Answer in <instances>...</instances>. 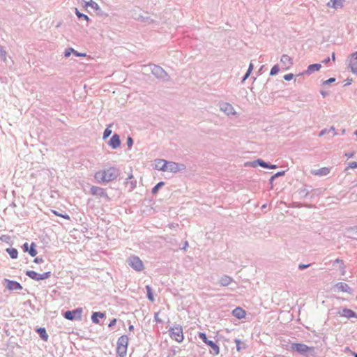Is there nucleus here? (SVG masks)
Here are the masks:
<instances>
[{
	"mask_svg": "<svg viewBox=\"0 0 357 357\" xmlns=\"http://www.w3.org/2000/svg\"><path fill=\"white\" fill-rule=\"evenodd\" d=\"M121 174V171L116 167H109L98 171L94 174V178L98 183H109L116 180Z\"/></svg>",
	"mask_w": 357,
	"mask_h": 357,
	"instance_id": "nucleus-1",
	"label": "nucleus"
},
{
	"mask_svg": "<svg viewBox=\"0 0 357 357\" xmlns=\"http://www.w3.org/2000/svg\"><path fill=\"white\" fill-rule=\"evenodd\" d=\"M158 163H162V167H158V170L162 172L176 173L185 169L183 164H178L175 162L167 161L162 159H159Z\"/></svg>",
	"mask_w": 357,
	"mask_h": 357,
	"instance_id": "nucleus-2",
	"label": "nucleus"
},
{
	"mask_svg": "<svg viewBox=\"0 0 357 357\" xmlns=\"http://www.w3.org/2000/svg\"><path fill=\"white\" fill-rule=\"evenodd\" d=\"M170 337L178 342H182L184 339L183 327L180 324H174L168 330Z\"/></svg>",
	"mask_w": 357,
	"mask_h": 357,
	"instance_id": "nucleus-3",
	"label": "nucleus"
},
{
	"mask_svg": "<svg viewBox=\"0 0 357 357\" xmlns=\"http://www.w3.org/2000/svg\"><path fill=\"white\" fill-rule=\"evenodd\" d=\"M152 66L151 73L158 79H160L163 82H168L170 79V77L168 73L160 66L153 64L150 65Z\"/></svg>",
	"mask_w": 357,
	"mask_h": 357,
	"instance_id": "nucleus-4",
	"label": "nucleus"
},
{
	"mask_svg": "<svg viewBox=\"0 0 357 357\" xmlns=\"http://www.w3.org/2000/svg\"><path fill=\"white\" fill-rule=\"evenodd\" d=\"M291 351H295L301 355H305L310 351H314L313 347H308L307 345L303 343H292L290 346Z\"/></svg>",
	"mask_w": 357,
	"mask_h": 357,
	"instance_id": "nucleus-5",
	"label": "nucleus"
},
{
	"mask_svg": "<svg viewBox=\"0 0 357 357\" xmlns=\"http://www.w3.org/2000/svg\"><path fill=\"white\" fill-rule=\"evenodd\" d=\"M128 264L135 271H141L144 269V264L140 258L136 255H132L127 259Z\"/></svg>",
	"mask_w": 357,
	"mask_h": 357,
	"instance_id": "nucleus-6",
	"label": "nucleus"
},
{
	"mask_svg": "<svg viewBox=\"0 0 357 357\" xmlns=\"http://www.w3.org/2000/svg\"><path fill=\"white\" fill-rule=\"evenodd\" d=\"M198 336L206 345L211 348L212 351H211V353H213L215 355L220 354L219 346L213 341L208 340L205 333L199 332Z\"/></svg>",
	"mask_w": 357,
	"mask_h": 357,
	"instance_id": "nucleus-7",
	"label": "nucleus"
},
{
	"mask_svg": "<svg viewBox=\"0 0 357 357\" xmlns=\"http://www.w3.org/2000/svg\"><path fill=\"white\" fill-rule=\"evenodd\" d=\"M82 308L77 307L73 310H67L66 311L63 316L65 319L74 321V320H82Z\"/></svg>",
	"mask_w": 357,
	"mask_h": 357,
	"instance_id": "nucleus-8",
	"label": "nucleus"
},
{
	"mask_svg": "<svg viewBox=\"0 0 357 357\" xmlns=\"http://www.w3.org/2000/svg\"><path fill=\"white\" fill-rule=\"evenodd\" d=\"M25 274L26 276L29 277L31 279L35 280V281H40L43 280H45L49 278L52 273L50 271L45 272L42 274L38 273L37 272L34 271H26L25 272Z\"/></svg>",
	"mask_w": 357,
	"mask_h": 357,
	"instance_id": "nucleus-9",
	"label": "nucleus"
},
{
	"mask_svg": "<svg viewBox=\"0 0 357 357\" xmlns=\"http://www.w3.org/2000/svg\"><path fill=\"white\" fill-rule=\"evenodd\" d=\"M90 192L92 195L97 196L98 197H103L107 201L110 200L106 190L101 187L92 185L90 189Z\"/></svg>",
	"mask_w": 357,
	"mask_h": 357,
	"instance_id": "nucleus-10",
	"label": "nucleus"
},
{
	"mask_svg": "<svg viewBox=\"0 0 357 357\" xmlns=\"http://www.w3.org/2000/svg\"><path fill=\"white\" fill-rule=\"evenodd\" d=\"M250 166L252 167H256L257 166L261 167L263 168L273 169H276L278 166L276 165H273L270 162H265L261 158H258L254 161L250 162Z\"/></svg>",
	"mask_w": 357,
	"mask_h": 357,
	"instance_id": "nucleus-11",
	"label": "nucleus"
},
{
	"mask_svg": "<svg viewBox=\"0 0 357 357\" xmlns=\"http://www.w3.org/2000/svg\"><path fill=\"white\" fill-rule=\"evenodd\" d=\"M3 284L9 291L22 290L23 289V287L20 282L7 278L3 280Z\"/></svg>",
	"mask_w": 357,
	"mask_h": 357,
	"instance_id": "nucleus-12",
	"label": "nucleus"
},
{
	"mask_svg": "<svg viewBox=\"0 0 357 357\" xmlns=\"http://www.w3.org/2000/svg\"><path fill=\"white\" fill-rule=\"evenodd\" d=\"M220 109L228 116L236 114L234 107L229 102H220Z\"/></svg>",
	"mask_w": 357,
	"mask_h": 357,
	"instance_id": "nucleus-13",
	"label": "nucleus"
},
{
	"mask_svg": "<svg viewBox=\"0 0 357 357\" xmlns=\"http://www.w3.org/2000/svg\"><path fill=\"white\" fill-rule=\"evenodd\" d=\"M107 144L113 149H116L119 148L121 144L119 135L114 133L109 139Z\"/></svg>",
	"mask_w": 357,
	"mask_h": 357,
	"instance_id": "nucleus-14",
	"label": "nucleus"
},
{
	"mask_svg": "<svg viewBox=\"0 0 357 357\" xmlns=\"http://www.w3.org/2000/svg\"><path fill=\"white\" fill-rule=\"evenodd\" d=\"M280 63L283 69L288 70L293 66V59L287 54H283L281 56Z\"/></svg>",
	"mask_w": 357,
	"mask_h": 357,
	"instance_id": "nucleus-15",
	"label": "nucleus"
},
{
	"mask_svg": "<svg viewBox=\"0 0 357 357\" xmlns=\"http://www.w3.org/2000/svg\"><path fill=\"white\" fill-rule=\"evenodd\" d=\"M338 314L341 317H347L348 319L350 318H357V313L354 312V310L344 307L342 311L338 312Z\"/></svg>",
	"mask_w": 357,
	"mask_h": 357,
	"instance_id": "nucleus-16",
	"label": "nucleus"
},
{
	"mask_svg": "<svg viewBox=\"0 0 357 357\" xmlns=\"http://www.w3.org/2000/svg\"><path fill=\"white\" fill-rule=\"evenodd\" d=\"M349 67L353 73L357 74V51L351 54Z\"/></svg>",
	"mask_w": 357,
	"mask_h": 357,
	"instance_id": "nucleus-17",
	"label": "nucleus"
},
{
	"mask_svg": "<svg viewBox=\"0 0 357 357\" xmlns=\"http://www.w3.org/2000/svg\"><path fill=\"white\" fill-rule=\"evenodd\" d=\"M335 287L340 291L346 292L349 294H353V289L345 282H340L335 284Z\"/></svg>",
	"mask_w": 357,
	"mask_h": 357,
	"instance_id": "nucleus-18",
	"label": "nucleus"
},
{
	"mask_svg": "<svg viewBox=\"0 0 357 357\" xmlns=\"http://www.w3.org/2000/svg\"><path fill=\"white\" fill-rule=\"evenodd\" d=\"M330 172L331 168L324 167L318 169H312L311 174L315 176H323L328 175Z\"/></svg>",
	"mask_w": 357,
	"mask_h": 357,
	"instance_id": "nucleus-19",
	"label": "nucleus"
},
{
	"mask_svg": "<svg viewBox=\"0 0 357 357\" xmlns=\"http://www.w3.org/2000/svg\"><path fill=\"white\" fill-rule=\"evenodd\" d=\"M233 282H234V279L227 275H223L219 279V284L222 287H227Z\"/></svg>",
	"mask_w": 357,
	"mask_h": 357,
	"instance_id": "nucleus-20",
	"label": "nucleus"
},
{
	"mask_svg": "<svg viewBox=\"0 0 357 357\" xmlns=\"http://www.w3.org/2000/svg\"><path fill=\"white\" fill-rule=\"evenodd\" d=\"M106 317V314L105 312H94L92 313L91 315V321L93 324H100L99 319H102Z\"/></svg>",
	"mask_w": 357,
	"mask_h": 357,
	"instance_id": "nucleus-21",
	"label": "nucleus"
},
{
	"mask_svg": "<svg viewBox=\"0 0 357 357\" xmlns=\"http://www.w3.org/2000/svg\"><path fill=\"white\" fill-rule=\"evenodd\" d=\"M232 314L237 319H241L245 317L246 313L243 309L240 307H237L233 310Z\"/></svg>",
	"mask_w": 357,
	"mask_h": 357,
	"instance_id": "nucleus-22",
	"label": "nucleus"
},
{
	"mask_svg": "<svg viewBox=\"0 0 357 357\" xmlns=\"http://www.w3.org/2000/svg\"><path fill=\"white\" fill-rule=\"evenodd\" d=\"M129 342V337L127 335H122L120 336L116 342V345H120L122 347H126L128 348Z\"/></svg>",
	"mask_w": 357,
	"mask_h": 357,
	"instance_id": "nucleus-23",
	"label": "nucleus"
},
{
	"mask_svg": "<svg viewBox=\"0 0 357 357\" xmlns=\"http://www.w3.org/2000/svg\"><path fill=\"white\" fill-rule=\"evenodd\" d=\"M36 332L38 334L39 337L43 340V341H47L48 340V335L47 333L46 329L44 327H39L36 329Z\"/></svg>",
	"mask_w": 357,
	"mask_h": 357,
	"instance_id": "nucleus-24",
	"label": "nucleus"
},
{
	"mask_svg": "<svg viewBox=\"0 0 357 357\" xmlns=\"http://www.w3.org/2000/svg\"><path fill=\"white\" fill-rule=\"evenodd\" d=\"M321 67L320 63H313L308 66L307 69L305 71V73L310 75L315 71H318Z\"/></svg>",
	"mask_w": 357,
	"mask_h": 357,
	"instance_id": "nucleus-25",
	"label": "nucleus"
},
{
	"mask_svg": "<svg viewBox=\"0 0 357 357\" xmlns=\"http://www.w3.org/2000/svg\"><path fill=\"white\" fill-rule=\"evenodd\" d=\"M127 349L128 348L126 347L116 345V357H126L127 354Z\"/></svg>",
	"mask_w": 357,
	"mask_h": 357,
	"instance_id": "nucleus-26",
	"label": "nucleus"
},
{
	"mask_svg": "<svg viewBox=\"0 0 357 357\" xmlns=\"http://www.w3.org/2000/svg\"><path fill=\"white\" fill-rule=\"evenodd\" d=\"M6 252L10 255L13 259H17L18 256V251L17 249L13 248H8L6 249Z\"/></svg>",
	"mask_w": 357,
	"mask_h": 357,
	"instance_id": "nucleus-27",
	"label": "nucleus"
},
{
	"mask_svg": "<svg viewBox=\"0 0 357 357\" xmlns=\"http://www.w3.org/2000/svg\"><path fill=\"white\" fill-rule=\"evenodd\" d=\"M328 6L332 7L335 9H337L339 8L343 7V3L340 1H337V0H331L328 3Z\"/></svg>",
	"mask_w": 357,
	"mask_h": 357,
	"instance_id": "nucleus-28",
	"label": "nucleus"
},
{
	"mask_svg": "<svg viewBox=\"0 0 357 357\" xmlns=\"http://www.w3.org/2000/svg\"><path fill=\"white\" fill-rule=\"evenodd\" d=\"M137 20L142 22H144V23H146V24H153L155 22V20L151 19L150 17L149 16H143V15H139L137 17Z\"/></svg>",
	"mask_w": 357,
	"mask_h": 357,
	"instance_id": "nucleus-29",
	"label": "nucleus"
},
{
	"mask_svg": "<svg viewBox=\"0 0 357 357\" xmlns=\"http://www.w3.org/2000/svg\"><path fill=\"white\" fill-rule=\"evenodd\" d=\"M75 14L79 20H85L87 22L86 25H88V22L90 21V19L86 15L79 12L77 8H75Z\"/></svg>",
	"mask_w": 357,
	"mask_h": 357,
	"instance_id": "nucleus-30",
	"label": "nucleus"
},
{
	"mask_svg": "<svg viewBox=\"0 0 357 357\" xmlns=\"http://www.w3.org/2000/svg\"><path fill=\"white\" fill-rule=\"evenodd\" d=\"M145 288H146V297H147V298L151 302H153L155 301V298H154V296H153V294L152 288L149 285H146Z\"/></svg>",
	"mask_w": 357,
	"mask_h": 357,
	"instance_id": "nucleus-31",
	"label": "nucleus"
},
{
	"mask_svg": "<svg viewBox=\"0 0 357 357\" xmlns=\"http://www.w3.org/2000/svg\"><path fill=\"white\" fill-rule=\"evenodd\" d=\"M28 253L31 257H36L37 255L36 244L34 242L30 244Z\"/></svg>",
	"mask_w": 357,
	"mask_h": 357,
	"instance_id": "nucleus-32",
	"label": "nucleus"
},
{
	"mask_svg": "<svg viewBox=\"0 0 357 357\" xmlns=\"http://www.w3.org/2000/svg\"><path fill=\"white\" fill-rule=\"evenodd\" d=\"M234 342L236 343L237 351H240L242 349H246V344L245 342H241L238 339H235Z\"/></svg>",
	"mask_w": 357,
	"mask_h": 357,
	"instance_id": "nucleus-33",
	"label": "nucleus"
},
{
	"mask_svg": "<svg viewBox=\"0 0 357 357\" xmlns=\"http://www.w3.org/2000/svg\"><path fill=\"white\" fill-rule=\"evenodd\" d=\"M125 184L129 186V191L131 192L137 187V181L135 179L130 180L129 181H125Z\"/></svg>",
	"mask_w": 357,
	"mask_h": 357,
	"instance_id": "nucleus-34",
	"label": "nucleus"
},
{
	"mask_svg": "<svg viewBox=\"0 0 357 357\" xmlns=\"http://www.w3.org/2000/svg\"><path fill=\"white\" fill-rule=\"evenodd\" d=\"M84 6L86 8L88 6H90L92 8H93L94 10H98L100 8L98 4L96 2L93 1V0H90L89 1L85 2Z\"/></svg>",
	"mask_w": 357,
	"mask_h": 357,
	"instance_id": "nucleus-35",
	"label": "nucleus"
},
{
	"mask_svg": "<svg viewBox=\"0 0 357 357\" xmlns=\"http://www.w3.org/2000/svg\"><path fill=\"white\" fill-rule=\"evenodd\" d=\"M298 194L301 197H307L310 193V191L308 189H307L305 187L300 188L298 190Z\"/></svg>",
	"mask_w": 357,
	"mask_h": 357,
	"instance_id": "nucleus-36",
	"label": "nucleus"
},
{
	"mask_svg": "<svg viewBox=\"0 0 357 357\" xmlns=\"http://www.w3.org/2000/svg\"><path fill=\"white\" fill-rule=\"evenodd\" d=\"M165 185V182L164 181H160L159 183H158L151 190V193L155 195L156 194L159 189L162 187L163 185Z\"/></svg>",
	"mask_w": 357,
	"mask_h": 357,
	"instance_id": "nucleus-37",
	"label": "nucleus"
},
{
	"mask_svg": "<svg viewBox=\"0 0 357 357\" xmlns=\"http://www.w3.org/2000/svg\"><path fill=\"white\" fill-rule=\"evenodd\" d=\"M340 264V268L341 271H342V273H344V270H345V266H344L343 260L337 258L333 261V264Z\"/></svg>",
	"mask_w": 357,
	"mask_h": 357,
	"instance_id": "nucleus-38",
	"label": "nucleus"
},
{
	"mask_svg": "<svg viewBox=\"0 0 357 357\" xmlns=\"http://www.w3.org/2000/svg\"><path fill=\"white\" fill-rule=\"evenodd\" d=\"M279 71H280L279 66L278 64H276V65L273 66L272 67V68L271 69L270 75L271 76L275 75L278 73Z\"/></svg>",
	"mask_w": 357,
	"mask_h": 357,
	"instance_id": "nucleus-39",
	"label": "nucleus"
},
{
	"mask_svg": "<svg viewBox=\"0 0 357 357\" xmlns=\"http://www.w3.org/2000/svg\"><path fill=\"white\" fill-rule=\"evenodd\" d=\"M0 59L4 61L6 59V52L1 45H0Z\"/></svg>",
	"mask_w": 357,
	"mask_h": 357,
	"instance_id": "nucleus-40",
	"label": "nucleus"
},
{
	"mask_svg": "<svg viewBox=\"0 0 357 357\" xmlns=\"http://www.w3.org/2000/svg\"><path fill=\"white\" fill-rule=\"evenodd\" d=\"M112 131L111 129H109V128H107L105 130H104V132H103V135H102V139H106L107 138H108L110 135L112 134Z\"/></svg>",
	"mask_w": 357,
	"mask_h": 357,
	"instance_id": "nucleus-41",
	"label": "nucleus"
},
{
	"mask_svg": "<svg viewBox=\"0 0 357 357\" xmlns=\"http://www.w3.org/2000/svg\"><path fill=\"white\" fill-rule=\"evenodd\" d=\"M330 130H333V126L331 127L330 128H324V129L321 130L319 134V136L321 137L326 134H329Z\"/></svg>",
	"mask_w": 357,
	"mask_h": 357,
	"instance_id": "nucleus-42",
	"label": "nucleus"
},
{
	"mask_svg": "<svg viewBox=\"0 0 357 357\" xmlns=\"http://www.w3.org/2000/svg\"><path fill=\"white\" fill-rule=\"evenodd\" d=\"M349 168L356 169L357 168V162H356V161L349 162L348 163V166L346 167L344 171H347Z\"/></svg>",
	"mask_w": 357,
	"mask_h": 357,
	"instance_id": "nucleus-43",
	"label": "nucleus"
},
{
	"mask_svg": "<svg viewBox=\"0 0 357 357\" xmlns=\"http://www.w3.org/2000/svg\"><path fill=\"white\" fill-rule=\"evenodd\" d=\"M286 171H280L272 176V179H275L280 176H282L285 174Z\"/></svg>",
	"mask_w": 357,
	"mask_h": 357,
	"instance_id": "nucleus-44",
	"label": "nucleus"
},
{
	"mask_svg": "<svg viewBox=\"0 0 357 357\" xmlns=\"http://www.w3.org/2000/svg\"><path fill=\"white\" fill-rule=\"evenodd\" d=\"M133 145V139L130 136L127 137V146L129 149L132 148Z\"/></svg>",
	"mask_w": 357,
	"mask_h": 357,
	"instance_id": "nucleus-45",
	"label": "nucleus"
},
{
	"mask_svg": "<svg viewBox=\"0 0 357 357\" xmlns=\"http://www.w3.org/2000/svg\"><path fill=\"white\" fill-rule=\"evenodd\" d=\"M29 246L30 245H29V243L27 242H25L22 245V249L23 250L24 252H28L29 251Z\"/></svg>",
	"mask_w": 357,
	"mask_h": 357,
	"instance_id": "nucleus-46",
	"label": "nucleus"
},
{
	"mask_svg": "<svg viewBox=\"0 0 357 357\" xmlns=\"http://www.w3.org/2000/svg\"><path fill=\"white\" fill-rule=\"evenodd\" d=\"M335 82V77H331L328 79L324 81L322 84L323 85H326V84H329L333 83Z\"/></svg>",
	"mask_w": 357,
	"mask_h": 357,
	"instance_id": "nucleus-47",
	"label": "nucleus"
},
{
	"mask_svg": "<svg viewBox=\"0 0 357 357\" xmlns=\"http://www.w3.org/2000/svg\"><path fill=\"white\" fill-rule=\"evenodd\" d=\"M294 74L292 73H289V74H287L284 76V80L286 81H290L293 78H294Z\"/></svg>",
	"mask_w": 357,
	"mask_h": 357,
	"instance_id": "nucleus-48",
	"label": "nucleus"
},
{
	"mask_svg": "<svg viewBox=\"0 0 357 357\" xmlns=\"http://www.w3.org/2000/svg\"><path fill=\"white\" fill-rule=\"evenodd\" d=\"M310 265H311L310 264H300L298 265V269H299V270H304V269H305V268H307L310 267Z\"/></svg>",
	"mask_w": 357,
	"mask_h": 357,
	"instance_id": "nucleus-49",
	"label": "nucleus"
},
{
	"mask_svg": "<svg viewBox=\"0 0 357 357\" xmlns=\"http://www.w3.org/2000/svg\"><path fill=\"white\" fill-rule=\"evenodd\" d=\"M117 322V319L116 318L112 319L109 324H108L109 328H112Z\"/></svg>",
	"mask_w": 357,
	"mask_h": 357,
	"instance_id": "nucleus-50",
	"label": "nucleus"
},
{
	"mask_svg": "<svg viewBox=\"0 0 357 357\" xmlns=\"http://www.w3.org/2000/svg\"><path fill=\"white\" fill-rule=\"evenodd\" d=\"M44 261H43V259L42 257H36L34 259H33V262L36 263V264H41L43 263Z\"/></svg>",
	"mask_w": 357,
	"mask_h": 357,
	"instance_id": "nucleus-51",
	"label": "nucleus"
},
{
	"mask_svg": "<svg viewBox=\"0 0 357 357\" xmlns=\"http://www.w3.org/2000/svg\"><path fill=\"white\" fill-rule=\"evenodd\" d=\"M354 154H355L354 151L347 152L344 153V156L347 157V158H351L354 155Z\"/></svg>",
	"mask_w": 357,
	"mask_h": 357,
	"instance_id": "nucleus-52",
	"label": "nucleus"
},
{
	"mask_svg": "<svg viewBox=\"0 0 357 357\" xmlns=\"http://www.w3.org/2000/svg\"><path fill=\"white\" fill-rule=\"evenodd\" d=\"M154 320L157 323H162V320L158 317V312L155 313V314H154Z\"/></svg>",
	"mask_w": 357,
	"mask_h": 357,
	"instance_id": "nucleus-53",
	"label": "nucleus"
},
{
	"mask_svg": "<svg viewBox=\"0 0 357 357\" xmlns=\"http://www.w3.org/2000/svg\"><path fill=\"white\" fill-rule=\"evenodd\" d=\"M130 173L128 174V176L126 179V181H129L130 180H133L134 179L133 175L132 174V168L130 167Z\"/></svg>",
	"mask_w": 357,
	"mask_h": 357,
	"instance_id": "nucleus-54",
	"label": "nucleus"
},
{
	"mask_svg": "<svg viewBox=\"0 0 357 357\" xmlns=\"http://www.w3.org/2000/svg\"><path fill=\"white\" fill-rule=\"evenodd\" d=\"M71 55V53L70 52V49L69 47L68 48H66L64 51V56L65 57H69Z\"/></svg>",
	"mask_w": 357,
	"mask_h": 357,
	"instance_id": "nucleus-55",
	"label": "nucleus"
},
{
	"mask_svg": "<svg viewBox=\"0 0 357 357\" xmlns=\"http://www.w3.org/2000/svg\"><path fill=\"white\" fill-rule=\"evenodd\" d=\"M75 55L76 56H79V57H84L86 56V53L78 52L77 51H76V52L75 53Z\"/></svg>",
	"mask_w": 357,
	"mask_h": 357,
	"instance_id": "nucleus-56",
	"label": "nucleus"
},
{
	"mask_svg": "<svg viewBox=\"0 0 357 357\" xmlns=\"http://www.w3.org/2000/svg\"><path fill=\"white\" fill-rule=\"evenodd\" d=\"M51 212L54 214L56 216H59V217H61V215L62 213H59L58 211H55V210H51Z\"/></svg>",
	"mask_w": 357,
	"mask_h": 357,
	"instance_id": "nucleus-57",
	"label": "nucleus"
},
{
	"mask_svg": "<svg viewBox=\"0 0 357 357\" xmlns=\"http://www.w3.org/2000/svg\"><path fill=\"white\" fill-rule=\"evenodd\" d=\"M351 231H353L354 234H357V226L352 227L349 229Z\"/></svg>",
	"mask_w": 357,
	"mask_h": 357,
	"instance_id": "nucleus-58",
	"label": "nucleus"
},
{
	"mask_svg": "<svg viewBox=\"0 0 357 357\" xmlns=\"http://www.w3.org/2000/svg\"><path fill=\"white\" fill-rule=\"evenodd\" d=\"M128 324H129V326H128L129 331H134V326L131 324L130 321H128Z\"/></svg>",
	"mask_w": 357,
	"mask_h": 357,
	"instance_id": "nucleus-59",
	"label": "nucleus"
},
{
	"mask_svg": "<svg viewBox=\"0 0 357 357\" xmlns=\"http://www.w3.org/2000/svg\"><path fill=\"white\" fill-rule=\"evenodd\" d=\"M275 179H272V176L269 179V184L271 185V189L273 188V181Z\"/></svg>",
	"mask_w": 357,
	"mask_h": 357,
	"instance_id": "nucleus-60",
	"label": "nucleus"
},
{
	"mask_svg": "<svg viewBox=\"0 0 357 357\" xmlns=\"http://www.w3.org/2000/svg\"><path fill=\"white\" fill-rule=\"evenodd\" d=\"M1 239L6 241L7 240L10 239V236H6V235H3L1 237Z\"/></svg>",
	"mask_w": 357,
	"mask_h": 357,
	"instance_id": "nucleus-61",
	"label": "nucleus"
},
{
	"mask_svg": "<svg viewBox=\"0 0 357 357\" xmlns=\"http://www.w3.org/2000/svg\"><path fill=\"white\" fill-rule=\"evenodd\" d=\"M61 218L66 219V220H70V216L67 213L62 214Z\"/></svg>",
	"mask_w": 357,
	"mask_h": 357,
	"instance_id": "nucleus-62",
	"label": "nucleus"
},
{
	"mask_svg": "<svg viewBox=\"0 0 357 357\" xmlns=\"http://www.w3.org/2000/svg\"><path fill=\"white\" fill-rule=\"evenodd\" d=\"M249 76L250 75H248L247 73H245L242 78L241 82H244L249 77Z\"/></svg>",
	"mask_w": 357,
	"mask_h": 357,
	"instance_id": "nucleus-63",
	"label": "nucleus"
},
{
	"mask_svg": "<svg viewBox=\"0 0 357 357\" xmlns=\"http://www.w3.org/2000/svg\"><path fill=\"white\" fill-rule=\"evenodd\" d=\"M320 93L324 98L328 95V92L324 91H321Z\"/></svg>",
	"mask_w": 357,
	"mask_h": 357,
	"instance_id": "nucleus-64",
	"label": "nucleus"
}]
</instances>
